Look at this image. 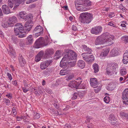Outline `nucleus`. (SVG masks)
<instances>
[{
	"label": "nucleus",
	"instance_id": "23",
	"mask_svg": "<svg viewBox=\"0 0 128 128\" xmlns=\"http://www.w3.org/2000/svg\"><path fill=\"white\" fill-rule=\"evenodd\" d=\"M18 59L19 64L21 66H24L26 62L24 59L23 58L21 55H19Z\"/></svg>",
	"mask_w": 128,
	"mask_h": 128
},
{
	"label": "nucleus",
	"instance_id": "21",
	"mask_svg": "<svg viewBox=\"0 0 128 128\" xmlns=\"http://www.w3.org/2000/svg\"><path fill=\"white\" fill-rule=\"evenodd\" d=\"M44 54V52L42 51H41L40 52L35 58V61L38 62L40 61L42 57Z\"/></svg>",
	"mask_w": 128,
	"mask_h": 128
},
{
	"label": "nucleus",
	"instance_id": "17",
	"mask_svg": "<svg viewBox=\"0 0 128 128\" xmlns=\"http://www.w3.org/2000/svg\"><path fill=\"white\" fill-rule=\"evenodd\" d=\"M33 42V40L32 35H30L27 38L26 40V44L27 45L31 44Z\"/></svg>",
	"mask_w": 128,
	"mask_h": 128
},
{
	"label": "nucleus",
	"instance_id": "26",
	"mask_svg": "<svg viewBox=\"0 0 128 128\" xmlns=\"http://www.w3.org/2000/svg\"><path fill=\"white\" fill-rule=\"evenodd\" d=\"M35 32L43 33L44 29L42 26L38 25L36 26L34 30V32Z\"/></svg>",
	"mask_w": 128,
	"mask_h": 128
},
{
	"label": "nucleus",
	"instance_id": "58",
	"mask_svg": "<svg viewBox=\"0 0 128 128\" xmlns=\"http://www.w3.org/2000/svg\"><path fill=\"white\" fill-rule=\"evenodd\" d=\"M27 88L25 87H23L22 88V90L24 92L26 93L28 90V89H26V88Z\"/></svg>",
	"mask_w": 128,
	"mask_h": 128
},
{
	"label": "nucleus",
	"instance_id": "16",
	"mask_svg": "<svg viewBox=\"0 0 128 128\" xmlns=\"http://www.w3.org/2000/svg\"><path fill=\"white\" fill-rule=\"evenodd\" d=\"M122 61L124 64H126L128 62V50L126 51L123 55Z\"/></svg>",
	"mask_w": 128,
	"mask_h": 128
},
{
	"label": "nucleus",
	"instance_id": "37",
	"mask_svg": "<svg viewBox=\"0 0 128 128\" xmlns=\"http://www.w3.org/2000/svg\"><path fill=\"white\" fill-rule=\"evenodd\" d=\"M10 25V23L8 21L7 22H3L2 23V26L4 28L8 27V26Z\"/></svg>",
	"mask_w": 128,
	"mask_h": 128
},
{
	"label": "nucleus",
	"instance_id": "42",
	"mask_svg": "<svg viewBox=\"0 0 128 128\" xmlns=\"http://www.w3.org/2000/svg\"><path fill=\"white\" fill-rule=\"evenodd\" d=\"M74 77V75L73 74H69L68 77L66 79V80L68 81L69 80H71Z\"/></svg>",
	"mask_w": 128,
	"mask_h": 128
},
{
	"label": "nucleus",
	"instance_id": "2",
	"mask_svg": "<svg viewBox=\"0 0 128 128\" xmlns=\"http://www.w3.org/2000/svg\"><path fill=\"white\" fill-rule=\"evenodd\" d=\"M77 55L72 50H69L66 53L64 58L62 59L60 63V66L62 67L63 66L66 65V62L68 61H66L68 60H76Z\"/></svg>",
	"mask_w": 128,
	"mask_h": 128
},
{
	"label": "nucleus",
	"instance_id": "12",
	"mask_svg": "<svg viewBox=\"0 0 128 128\" xmlns=\"http://www.w3.org/2000/svg\"><path fill=\"white\" fill-rule=\"evenodd\" d=\"M110 48H106L104 49L103 52H102L99 56V57L101 59H104L107 55L109 51Z\"/></svg>",
	"mask_w": 128,
	"mask_h": 128
},
{
	"label": "nucleus",
	"instance_id": "39",
	"mask_svg": "<svg viewBox=\"0 0 128 128\" xmlns=\"http://www.w3.org/2000/svg\"><path fill=\"white\" fill-rule=\"evenodd\" d=\"M104 101L106 103H108L110 101V98L108 96H105L104 99Z\"/></svg>",
	"mask_w": 128,
	"mask_h": 128
},
{
	"label": "nucleus",
	"instance_id": "57",
	"mask_svg": "<svg viewBox=\"0 0 128 128\" xmlns=\"http://www.w3.org/2000/svg\"><path fill=\"white\" fill-rule=\"evenodd\" d=\"M78 95L81 98H82L84 96V94L81 93L80 92L78 93Z\"/></svg>",
	"mask_w": 128,
	"mask_h": 128
},
{
	"label": "nucleus",
	"instance_id": "59",
	"mask_svg": "<svg viewBox=\"0 0 128 128\" xmlns=\"http://www.w3.org/2000/svg\"><path fill=\"white\" fill-rule=\"evenodd\" d=\"M108 25L113 27H114L115 26L114 24H113L112 22H109L108 23Z\"/></svg>",
	"mask_w": 128,
	"mask_h": 128
},
{
	"label": "nucleus",
	"instance_id": "35",
	"mask_svg": "<svg viewBox=\"0 0 128 128\" xmlns=\"http://www.w3.org/2000/svg\"><path fill=\"white\" fill-rule=\"evenodd\" d=\"M121 39L125 44H126L128 42V36L126 35L123 36L122 37Z\"/></svg>",
	"mask_w": 128,
	"mask_h": 128
},
{
	"label": "nucleus",
	"instance_id": "31",
	"mask_svg": "<svg viewBox=\"0 0 128 128\" xmlns=\"http://www.w3.org/2000/svg\"><path fill=\"white\" fill-rule=\"evenodd\" d=\"M70 70H62L60 71V74L61 75L63 76L68 74Z\"/></svg>",
	"mask_w": 128,
	"mask_h": 128
},
{
	"label": "nucleus",
	"instance_id": "49",
	"mask_svg": "<svg viewBox=\"0 0 128 128\" xmlns=\"http://www.w3.org/2000/svg\"><path fill=\"white\" fill-rule=\"evenodd\" d=\"M78 94L76 93H74L73 94V96L72 97V99L73 100H75L76 99L78 96Z\"/></svg>",
	"mask_w": 128,
	"mask_h": 128
},
{
	"label": "nucleus",
	"instance_id": "11",
	"mask_svg": "<svg viewBox=\"0 0 128 128\" xmlns=\"http://www.w3.org/2000/svg\"><path fill=\"white\" fill-rule=\"evenodd\" d=\"M102 28L100 26H96L92 28L91 33L93 34H98L101 33Z\"/></svg>",
	"mask_w": 128,
	"mask_h": 128
},
{
	"label": "nucleus",
	"instance_id": "30",
	"mask_svg": "<svg viewBox=\"0 0 128 128\" xmlns=\"http://www.w3.org/2000/svg\"><path fill=\"white\" fill-rule=\"evenodd\" d=\"M62 51L61 50H57L56 54L54 56V58L58 59L60 58L62 56Z\"/></svg>",
	"mask_w": 128,
	"mask_h": 128
},
{
	"label": "nucleus",
	"instance_id": "48",
	"mask_svg": "<svg viewBox=\"0 0 128 128\" xmlns=\"http://www.w3.org/2000/svg\"><path fill=\"white\" fill-rule=\"evenodd\" d=\"M9 52H10V54L12 56H13L14 57L15 56V55H16V53L14 52V50H12L10 51H9Z\"/></svg>",
	"mask_w": 128,
	"mask_h": 128
},
{
	"label": "nucleus",
	"instance_id": "38",
	"mask_svg": "<svg viewBox=\"0 0 128 128\" xmlns=\"http://www.w3.org/2000/svg\"><path fill=\"white\" fill-rule=\"evenodd\" d=\"M88 59L87 62H92L94 60V56L92 55L89 54V56L88 58Z\"/></svg>",
	"mask_w": 128,
	"mask_h": 128
},
{
	"label": "nucleus",
	"instance_id": "4",
	"mask_svg": "<svg viewBox=\"0 0 128 128\" xmlns=\"http://www.w3.org/2000/svg\"><path fill=\"white\" fill-rule=\"evenodd\" d=\"M106 73L108 75L112 76L116 74L118 70V64L115 63L111 62L107 65Z\"/></svg>",
	"mask_w": 128,
	"mask_h": 128
},
{
	"label": "nucleus",
	"instance_id": "10",
	"mask_svg": "<svg viewBox=\"0 0 128 128\" xmlns=\"http://www.w3.org/2000/svg\"><path fill=\"white\" fill-rule=\"evenodd\" d=\"M52 60H46L42 62L40 65V68L41 70H44L48 67L52 62Z\"/></svg>",
	"mask_w": 128,
	"mask_h": 128
},
{
	"label": "nucleus",
	"instance_id": "20",
	"mask_svg": "<svg viewBox=\"0 0 128 128\" xmlns=\"http://www.w3.org/2000/svg\"><path fill=\"white\" fill-rule=\"evenodd\" d=\"M118 48H114L110 52V54L111 56H114L118 54Z\"/></svg>",
	"mask_w": 128,
	"mask_h": 128
},
{
	"label": "nucleus",
	"instance_id": "1",
	"mask_svg": "<svg viewBox=\"0 0 128 128\" xmlns=\"http://www.w3.org/2000/svg\"><path fill=\"white\" fill-rule=\"evenodd\" d=\"M114 38V36L108 32H105L96 38L95 44L96 45L102 44L106 43H110V44H114L113 40Z\"/></svg>",
	"mask_w": 128,
	"mask_h": 128
},
{
	"label": "nucleus",
	"instance_id": "54",
	"mask_svg": "<svg viewBox=\"0 0 128 128\" xmlns=\"http://www.w3.org/2000/svg\"><path fill=\"white\" fill-rule=\"evenodd\" d=\"M12 113L14 115H16V110L14 108H12Z\"/></svg>",
	"mask_w": 128,
	"mask_h": 128
},
{
	"label": "nucleus",
	"instance_id": "45",
	"mask_svg": "<svg viewBox=\"0 0 128 128\" xmlns=\"http://www.w3.org/2000/svg\"><path fill=\"white\" fill-rule=\"evenodd\" d=\"M34 118L35 119H38L40 118V116L39 114L36 113V112H34Z\"/></svg>",
	"mask_w": 128,
	"mask_h": 128
},
{
	"label": "nucleus",
	"instance_id": "55",
	"mask_svg": "<svg viewBox=\"0 0 128 128\" xmlns=\"http://www.w3.org/2000/svg\"><path fill=\"white\" fill-rule=\"evenodd\" d=\"M72 30L74 31H76V30H77V28L76 26L73 25L72 26Z\"/></svg>",
	"mask_w": 128,
	"mask_h": 128
},
{
	"label": "nucleus",
	"instance_id": "14",
	"mask_svg": "<svg viewBox=\"0 0 128 128\" xmlns=\"http://www.w3.org/2000/svg\"><path fill=\"white\" fill-rule=\"evenodd\" d=\"M91 86L93 88H96L98 85V82L96 79L95 78H91L90 80Z\"/></svg>",
	"mask_w": 128,
	"mask_h": 128
},
{
	"label": "nucleus",
	"instance_id": "40",
	"mask_svg": "<svg viewBox=\"0 0 128 128\" xmlns=\"http://www.w3.org/2000/svg\"><path fill=\"white\" fill-rule=\"evenodd\" d=\"M54 107L58 109H60V108L58 105V101L57 100H56L54 101Z\"/></svg>",
	"mask_w": 128,
	"mask_h": 128
},
{
	"label": "nucleus",
	"instance_id": "36",
	"mask_svg": "<svg viewBox=\"0 0 128 128\" xmlns=\"http://www.w3.org/2000/svg\"><path fill=\"white\" fill-rule=\"evenodd\" d=\"M54 53V50L51 49L47 50L46 52V54L47 56H49L50 55L53 54Z\"/></svg>",
	"mask_w": 128,
	"mask_h": 128
},
{
	"label": "nucleus",
	"instance_id": "24",
	"mask_svg": "<svg viewBox=\"0 0 128 128\" xmlns=\"http://www.w3.org/2000/svg\"><path fill=\"white\" fill-rule=\"evenodd\" d=\"M109 119L110 120V122L112 124L114 125L116 123V119L114 114H110L109 116Z\"/></svg>",
	"mask_w": 128,
	"mask_h": 128
},
{
	"label": "nucleus",
	"instance_id": "15",
	"mask_svg": "<svg viewBox=\"0 0 128 128\" xmlns=\"http://www.w3.org/2000/svg\"><path fill=\"white\" fill-rule=\"evenodd\" d=\"M116 84L114 82H110L108 86L106 87V89L108 90H114L116 86Z\"/></svg>",
	"mask_w": 128,
	"mask_h": 128
},
{
	"label": "nucleus",
	"instance_id": "43",
	"mask_svg": "<svg viewBox=\"0 0 128 128\" xmlns=\"http://www.w3.org/2000/svg\"><path fill=\"white\" fill-rule=\"evenodd\" d=\"M3 102L6 104V105L8 106L10 104V101L8 99L4 98L3 100Z\"/></svg>",
	"mask_w": 128,
	"mask_h": 128
},
{
	"label": "nucleus",
	"instance_id": "25",
	"mask_svg": "<svg viewBox=\"0 0 128 128\" xmlns=\"http://www.w3.org/2000/svg\"><path fill=\"white\" fill-rule=\"evenodd\" d=\"M2 9L3 12L5 14H7L10 12V9L8 6L6 4L2 6Z\"/></svg>",
	"mask_w": 128,
	"mask_h": 128
},
{
	"label": "nucleus",
	"instance_id": "8",
	"mask_svg": "<svg viewBox=\"0 0 128 128\" xmlns=\"http://www.w3.org/2000/svg\"><path fill=\"white\" fill-rule=\"evenodd\" d=\"M79 1L75 2L76 8L78 10L80 11H85L87 10L88 8L85 6L83 4H80V3L81 2L80 0Z\"/></svg>",
	"mask_w": 128,
	"mask_h": 128
},
{
	"label": "nucleus",
	"instance_id": "41",
	"mask_svg": "<svg viewBox=\"0 0 128 128\" xmlns=\"http://www.w3.org/2000/svg\"><path fill=\"white\" fill-rule=\"evenodd\" d=\"M33 33L34 34V35L35 37H37L38 36H40L41 34H42L43 33H41L40 32H34Z\"/></svg>",
	"mask_w": 128,
	"mask_h": 128
},
{
	"label": "nucleus",
	"instance_id": "62",
	"mask_svg": "<svg viewBox=\"0 0 128 128\" xmlns=\"http://www.w3.org/2000/svg\"><path fill=\"white\" fill-rule=\"evenodd\" d=\"M70 108V106H69L67 105L66 106V108H64L63 109V110L64 111H65L66 110H67L69 108Z\"/></svg>",
	"mask_w": 128,
	"mask_h": 128
},
{
	"label": "nucleus",
	"instance_id": "18",
	"mask_svg": "<svg viewBox=\"0 0 128 128\" xmlns=\"http://www.w3.org/2000/svg\"><path fill=\"white\" fill-rule=\"evenodd\" d=\"M127 68L126 66H124L120 68V73L122 76H124L127 74Z\"/></svg>",
	"mask_w": 128,
	"mask_h": 128
},
{
	"label": "nucleus",
	"instance_id": "46",
	"mask_svg": "<svg viewBox=\"0 0 128 128\" xmlns=\"http://www.w3.org/2000/svg\"><path fill=\"white\" fill-rule=\"evenodd\" d=\"M94 89V90L96 93L98 92L101 89V87L100 86H97Z\"/></svg>",
	"mask_w": 128,
	"mask_h": 128
},
{
	"label": "nucleus",
	"instance_id": "52",
	"mask_svg": "<svg viewBox=\"0 0 128 128\" xmlns=\"http://www.w3.org/2000/svg\"><path fill=\"white\" fill-rule=\"evenodd\" d=\"M108 17L110 18H112L115 16L114 12H112L110 13L108 15Z\"/></svg>",
	"mask_w": 128,
	"mask_h": 128
},
{
	"label": "nucleus",
	"instance_id": "50",
	"mask_svg": "<svg viewBox=\"0 0 128 128\" xmlns=\"http://www.w3.org/2000/svg\"><path fill=\"white\" fill-rule=\"evenodd\" d=\"M7 75L9 80L11 81L12 79V76L11 74L9 73H8Z\"/></svg>",
	"mask_w": 128,
	"mask_h": 128
},
{
	"label": "nucleus",
	"instance_id": "6",
	"mask_svg": "<svg viewBox=\"0 0 128 128\" xmlns=\"http://www.w3.org/2000/svg\"><path fill=\"white\" fill-rule=\"evenodd\" d=\"M82 82V80L80 78H78L76 79V80L71 81L68 84L69 87L72 88H76L84 89L85 87V84H84L82 86L80 84Z\"/></svg>",
	"mask_w": 128,
	"mask_h": 128
},
{
	"label": "nucleus",
	"instance_id": "53",
	"mask_svg": "<svg viewBox=\"0 0 128 128\" xmlns=\"http://www.w3.org/2000/svg\"><path fill=\"white\" fill-rule=\"evenodd\" d=\"M37 0H28L26 3V4H29Z\"/></svg>",
	"mask_w": 128,
	"mask_h": 128
},
{
	"label": "nucleus",
	"instance_id": "64",
	"mask_svg": "<svg viewBox=\"0 0 128 128\" xmlns=\"http://www.w3.org/2000/svg\"><path fill=\"white\" fill-rule=\"evenodd\" d=\"M16 120L18 121H21L22 120V118L20 116H17L16 117Z\"/></svg>",
	"mask_w": 128,
	"mask_h": 128
},
{
	"label": "nucleus",
	"instance_id": "28",
	"mask_svg": "<svg viewBox=\"0 0 128 128\" xmlns=\"http://www.w3.org/2000/svg\"><path fill=\"white\" fill-rule=\"evenodd\" d=\"M8 21L11 26L16 22L17 21V19L15 16H14L10 18Z\"/></svg>",
	"mask_w": 128,
	"mask_h": 128
},
{
	"label": "nucleus",
	"instance_id": "32",
	"mask_svg": "<svg viewBox=\"0 0 128 128\" xmlns=\"http://www.w3.org/2000/svg\"><path fill=\"white\" fill-rule=\"evenodd\" d=\"M90 54L86 53H82V56L84 60L87 62V60H88V58L89 56V54Z\"/></svg>",
	"mask_w": 128,
	"mask_h": 128
},
{
	"label": "nucleus",
	"instance_id": "34",
	"mask_svg": "<svg viewBox=\"0 0 128 128\" xmlns=\"http://www.w3.org/2000/svg\"><path fill=\"white\" fill-rule=\"evenodd\" d=\"M93 68L94 70V72L96 73L99 71L98 66V64L94 63L92 65Z\"/></svg>",
	"mask_w": 128,
	"mask_h": 128
},
{
	"label": "nucleus",
	"instance_id": "44",
	"mask_svg": "<svg viewBox=\"0 0 128 128\" xmlns=\"http://www.w3.org/2000/svg\"><path fill=\"white\" fill-rule=\"evenodd\" d=\"M8 6L12 8L13 7L14 4L12 1V0H8Z\"/></svg>",
	"mask_w": 128,
	"mask_h": 128
},
{
	"label": "nucleus",
	"instance_id": "56",
	"mask_svg": "<svg viewBox=\"0 0 128 128\" xmlns=\"http://www.w3.org/2000/svg\"><path fill=\"white\" fill-rule=\"evenodd\" d=\"M12 83L13 85H14L15 86H16L18 85L17 82V81L16 80H14L12 82Z\"/></svg>",
	"mask_w": 128,
	"mask_h": 128
},
{
	"label": "nucleus",
	"instance_id": "29",
	"mask_svg": "<svg viewBox=\"0 0 128 128\" xmlns=\"http://www.w3.org/2000/svg\"><path fill=\"white\" fill-rule=\"evenodd\" d=\"M76 60H66V61H68L66 63L68 64L71 67H73L75 66L76 65Z\"/></svg>",
	"mask_w": 128,
	"mask_h": 128
},
{
	"label": "nucleus",
	"instance_id": "3",
	"mask_svg": "<svg viewBox=\"0 0 128 128\" xmlns=\"http://www.w3.org/2000/svg\"><path fill=\"white\" fill-rule=\"evenodd\" d=\"M93 19V15L89 13L83 12L80 15V22L85 24H89Z\"/></svg>",
	"mask_w": 128,
	"mask_h": 128
},
{
	"label": "nucleus",
	"instance_id": "9",
	"mask_svg": "<svg viewBox=\"0 0 128 128\" xmlns=\"http://www.w3.org/2000/svg\"><path fill=\"white\" fill-rule=\"evenodd\" d=\"M122 101L124 104L128 105V88L126 89L122 93Z\"/></svg>",
	"mask_w": 128,
	"mask_h": 128
},
{
	"label": "nucleus",
	"instance_id": "51",
	"mask_svg": "<svg viewBox=\"0 0 128 128\" xmlns=\"http://www.w3.org/2000/svg\"><path fill=\"white\" fill-rule=\"evenodd\" d=\"M87 49L90 50V48H88L85 45L82 46V49L84 51H86Z\"/></svg>",
	"mask_w": 128,
	"mask_h": 128
},
{
	"label": "nucleus",
	"instance_id": "5",
	"mask_svg": "<svg viewBox=\"0 0 128 128\" xmlns=\"http://www.w3.org/2000/svg\"><path fill=\"white\" fill-rule=\"evenodd\" d=\"M24 28L23 25L21 23L16 24L14 26V31L16 34L18 35V37L19 38H22L26 36V34L24 33Z\"/></svg>",
	"mask_w": 128,
	"mask_h": 128
},
{
	"label": "nucleus",
	"instance_id": "13",
	"mask_svg": "<svg viewBox=\"0 0 128 128\" xmlns=\"http://www.w3.org/2000/svg\"><path fill=\"white\" fill-rule=\"evenodd\" d=\"M26 13L25 11H22L19 12V16L20 17L24 19H25L26 20H27L28 19L29 20H31V18L29 17L28 15H26Z\"/></svg>",
	"mask_w": 128,
	"mask_h": 128
},
{
	"label": "nucleus",
	"instance_id": "7",
	"mask_svg": "<svg viewBox=\"0 0 128 128\" xmlns=\"http://www.w3.org/2000/svg\"><path fill=\"white\" fill-rule=\"evenodd\" d=\"M48 44L44 42V39L42 37L40 38L36 41L34 47L36 48H38Z\"/></svg>",
	"mask_w": 128,
	"mask_h": 128
},
{
	"label": "nucleus",
	"instance_id": "63",
	"mask_svg": "<svg viewBox=\"0 0 128 128\" xmlns=\"http://www.w3.org/2000/svg\"><path fill=\"white\" fill-rule=\"evenodd\" d=\"M85 51L87 52V53H86L90 54V53L92 51V50L90 48V50H88V49H87Z\"/></svg>",
	"mask_w": 128,
	"mask_h": 128
},
{
	"label": "nucleus",
	"instance_id": "19",
	"mask_svg": "<svg viewBox=\"0 0 128 128\" xmlns=\"http://www.w3.org/2000/svg\"><path fill=\"white\" fill-rule=\"evenodd\" d=\"M25 0H12V1L16 5L14 8V10H15L20 4L23 3Z\"/></svg>",
	"mask_w": 128,
	"mask_h": 128
},
{
	"label": "nucleus",
	"instance_id": "60",
	"mask_svg": "<svg viewBox=\"0 0 128 128\" xmlns=\"http://www.w3.org/2000/svg\"><path fill=\"white\" fill-rule=\"evenodd\" d=\"M6 96L9 98H12V95L10 94H7Z\"/></svg>",
	"mask_w": 128,
	"mask_h": 128
},
{
	"label": "nucleus",
	"instance_id": "27",
	"mask_svg": "<svg viewBox=\"0 0 128 128\" xmlns=\"http://www.w3.org/2000/svg\"><path fill=\"white\" fill-rule=\"evenodd\" d=\"M85 63L82 60H78L77 63V66L82 69L84 68L85 66Z\"/></svg>",
	"mask_w": 128,
	"mask_h": 128
},
{
	"label": "nucleus",
	"instance_id": "61",
	"mask_svg": "<svg viewBox=\"0 0 128 128\" xmlns=\"http://www.w3.org/2000/svg\"><path fill=\"white\" fill-rule=\"evenodd\" d=\"M23 82L24 86V87L27 88L28 86V84H27L26 83V81L25 80H24L23 81Z\"/></svg>",
	"mask_w": 128,
	"mask_h": 128
},
{
	"label": "nucleus",
	"instance_id": "47",
	"mask_svg": "<svg viewBox=\"0 0 128 128\" xmlns=\"http://www.w3.org/2000/svg\"><path fill=\"white\" fill-rule=\"evenodd\" d=\"M120 114V115L122 117H126V118H128V114L125 113L123 112H121Z\"/></svg>",
	"mask_w": 128,
	"mask_h": 128
},
{
	"label": "nucleus",
	"instance_id": "22",
	"mask_svg": "<svg viewBox=\"0 0 128 128\" xmlns=\"http://www.w3.org/2000/svg\"><path fill=\"white\" fill-rule=\"evenodd\" d=\"M31 22V20L27 21L25 25V27L26 28V30L28 31H29L32 28V26L30 25Z\"/></svg>",
	"mask_w": 128,
	"mask_h": 128
},
{
	"label": "nucleus",
	"instance_id": "33",
	"mask_svg": "<svg viewBox=\"0 0 128 128\" xmlns=\"http://www.w3.org/2000/svg\"><path fill=\"white\" fill-rule=\"evenodd\" d=\"M11 42L14 44H16L18 42L17 38L14 36H12L11 40Z\"/></svg>",
	"mask_w": 128,
	"mask_h": 128
}]
</instances>
